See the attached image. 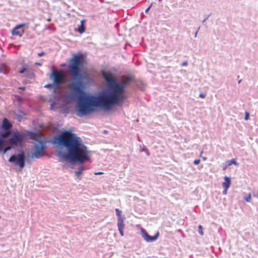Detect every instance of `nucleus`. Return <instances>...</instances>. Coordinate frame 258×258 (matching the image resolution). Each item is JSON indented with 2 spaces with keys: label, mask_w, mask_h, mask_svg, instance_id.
<instances>
[{
  "label": "nucleus",
  "mask_w": 258,
  "mask_h": 258,
  "mask_svg": "<svg viewBox=\"0 0 258 258\" xmlns=\"http://www.w3.org/2000/svg\"><path fill=\"white\" fill-rule=\"evenodd\" d=\"M103 174V172H96L94 173L95 175H102Z\"/></svg>",
  "instance_id": "obj_28"
},
{
  "label": "nucleus",
  "mask_w": 258,
  "mask_h": 258,
  "mask_svg": "<svg viewBox=\"0 0 258 258\" xmlns=\"http://www.w3.org/2000/svg\"><path fill=\"white\" fill-rule=\"evenodd\" d=\"M25 87H21V88H20V89H22V90H24L25 89Z\"/></svg>",
  "instance_id": "obj_33"
},
{
  "label": "nucleus",
  "mask_w": 258,
  "mask_h": 258,
  "mask_svg": "<svg viewBox=\"0 0 258 258\" xmlns=\"http://www.w3.org/2000/svg\"><path fill=\"white\" fill-rule=\"evenodd\" d=\"M245 115L244 119H245V120H247L249 119V114L248 112H245Z\"/></svg>",
  "instance_id": "obj_22"
},
{
  "label": "nucleus",
  "mask_w": 258,
  "mask_h": 258,
  "mask_svg": "<svg viewBox=\"0 0 258 258\" xmlns=\"http://www.w3.org/2000/svg\"><path fill=\"white\" fill-rule=\"evenodd\" d=\"M37 54H38V56H42L45 54V52L43 51H41V52H39Z\"/></svg>",
  "instance_id": "obj_26"
},
{
  "label": "nucleus",
  "mask_w": 258,
  "mask_h": 258,
  "mask_svg": "<svg viewBox=\"0 0 258 258\" xmlns=\"http://www.w3.org/2000/svg\"><path fill=\"white\" fill-rule=\"evenodd\" d=\"M116 214L117 216V227L119 233L123 236V230L124 229V218L121 216V211L118 209H115Z\"/></svg>",
  "instance_id": "obj_7"
},
{
  "label": "nucleus",
  "mask_w": 258,
  "mask_h": 258,
  "mask_svg": "<svg viewBox=\"0 0 258 258\" xmlns=\"http://www.w3.org/2000/svg\"><path fill=\"white\" fill-rule=\"evenodd\" d=\"M45 146L43 144L40 145H36L34 148L33 153L31 155L32 158H40L44 155Z\"/></svg>",
  "instance_id": "obj_9"
},
{
  "label": "nucleus",
  "mask_w": 258,
  "mask_h": 258,
  "mask_svg": "<svg viewBox=\"0 0 258 258\" xmlns=\"http://www.w3.org/2000/svg\"><path fill=\"white\" fill-rule=\"evenodd\" d=\"M84 170V168L83 166L81 167L78 171L75 172L76 175L79 177L82 173V171Z\"/></svg>",
  "instance_id": "obj_16"
},
{
  "label": "nucleus",
  "mask_w": 258,
  "mask_h": 258,
  "mask_svg": "<svg viewBox=\"0 0 258 258\" xmlns=\"http://www.w3.org/2000/svg\"><path fill=\"white\" fill-rule=\"evenodd\" d=\"M4 145V141L3 140H0V151H1L3 149Z\"/></svg>",
  "instance_id": "obj_21"
},
{
  "label": "nucleus",
  "mask_w": 258,
  "mask_h": 258,
  "mask_svg": "<svg viewBox=\"0 0 258 258\" xmlns=\"http://www.w3.org/2000/svg\"><path fill=\"white\" fill-rule=\"evenodd\" d=\"M142 236L143 238L147 242H152L156 240L159 235L158 232L155 235L152 236L148 234L147 232L143 228H141Z\"/></svg>",
  "instance_id": "obj_10"
},
{
  "label": "nucleus",
  "mask_w": 258,
  "mask_h": 258,
  "mask_svg": "<svg viewBox=\"0 0 258 258\" xmlns=\"http://www.w3.org/2000/svg\"><path fill=\"white\" fill-rule=\"evenodd\" d=\"M198 232L201 235H203L204 233L203 231V227L202 225H199L198 227Z\"/></svg>",
  "instance_id": "obj_20"
},
{
  "label": "nucleus",
  "mask_w": 258,
  "mask_h": 258,
  "mask_svg": "<svg viewBox=\"0 0 258 258\" xmlns=\"http://www.w3.org/2000/svg\"><path fill=\"white\" fill-rule=\"evenodd\" d=\"M151 7V6H150L148 8H147L146 9V10H145L146 13H148V11L150 10Z\"/></svg>",
  "instance_id": "obj_31"
},
{
  "label": "nucleus",
  "mask_w": 258,
  "mask_h": 258,
  "mask_svg": "<svg viewBox=\"0 0 258 258\" xmlns=\"http://www.w3.org/2000/svg\"><path fill=\"white\" fill-rule=\"evenodd\" d=\"M69 87L73 93L76 95L79 100V112L81 115H87L94 110V107H101L102 105H96V99L99 96H87L83 90L81 81L73 82L70 84Z\"/></svg>",
  "instance_id": "obj_3"
},
{
  "label": "nucleus",
  "mask_w": 258,
  "mask_h": 258,
  "mask_svg": "<svg viewBox=\"0 0 258 258\" xmlns=\"http://www.w3.org/2000/svg\"><path fill=\"white\" fill-rule=\"evenodd\" d=\"M206 95L204 93H200L199 96L202 98H204L206 97Z\"/></svg>",
  "instance_id": "obj_25"
},
{
  "label": "nucleus",
  "mask_w": 258,
  "mask_h": 258,
  "mask_svg": "<svg viewBox=\"0 0 258 258\" xmlns=\"http://www.w3.org/2000/svg\"><path fill=\"white\" fill-rule=\"evenodd\" d=\"M85 20L83 19L81 21L80 25L78 26V31L80 34H82L85 31Z\"/></svg>",
  "instance_id": "obj_14"
},
{
  "label": "nucleus",
  "mask_w": 258,
  "mask_h": 258,
  "mask_svg": "<svg viewBox=\"0 0 258 258\" xmlns=\"http://www.w3.org/2000/svg\"><path fill=\"white\" fill-rule=\"evenodd\" d=\"M231 184V180L229 177H224V181L222 182V185L224 188H229Z\"/></svg>",
  "instance_id": "obj_13"
},
{
  "label": "nucleus",
  "mask_w": 258,
  "mask_h": 258,
  "mask_svg": "<svg viewBox=\"0 0 258 258\" xmlns=\"http://www.w3.org/2000/svg\"><path fill=\"white\" fill-rule=\"evenodd\" d=\"M83 63V59L81 55L76 54L70 60L68 68L72 76L76 79L81 78V68Z\"/></svg>",
  "instance_id": "obj_4"
},
{
  "label": "nucleus",
  "mask_w": 258,
  "mask_h": 258,
  "mask_svg": "<svg viewBox=\"0 0 258 258\" xmlns=\"http://www.w3.org/2000/svg\"><path fill=\"white\" fill-rule=\"evenodd\" d=\"M53 85H54L53 84H48L46 85L44 87L46 88H51L53 86Z\"/></svg>",
  "instance_id": "obj_27"
},
{
  "label": "nucleus",
  "mask_w": 258,
  "mask_h": 258,
  "mask_svg": "<svg viewBox=\"0 0 258 258\" xmlns=\"http://www.w3.org/2000/svg\"><path fill=\"white\" fill-rule=\"evenodd\" d=\"M200 159H197V160H195L194 161V163L195 164V165H198L200 163Z\"/></svg>",
  "instance_id": "obj_24"
},
{
  "label": "nucleus",
  "mask_w": 258,
  "mask_h": 258,
  "mask_svg": "<svg viewBox=\"0 0 258 258\" xmlns=\"http://www.w3.org/2000/svg\"><path fill=\"white\" fill-rule=\"evenodd\" d=\"M24 139V136L19 133H15L11 138H10L8 142L12 145H20Z\"/></svg>",
  "instance_id": "obj_8"
},
{
  "label": "nucleus",
  "mask_w": 258,
  "mask_h": 258,
  "mask_svg": "<svg viewBox=\"0 0 258 258\" xmlns=\"http://www.w3.org/2000/svg\"><path fill=\"white\" fill-rule=\"evenodd\" d=\"M241 80H239V81H238V83L239 84V83L241 82Z\"/></svg>",
  "instance_id": "obj_34"
},
{
  "label": "nucleus",
  "mask_w": 258,
  "mask_h": 258,
  "mask_svg": "<svg viewBox=\"0 0 258 258\" xmlns=\"http://www.w3.org/2000/svg\"><path fill=\"white\" fill-rule=\"evenodd\" d=\"M53 142L65 147L67 153H60L58 156L66 161L83 163L89 160V151L82 140L70 132H62L53 138Z\"/></svg>",
  "instance_id": "obj_1"
},
{
  "label": "nucleus",
  "mask_w": 258,
  "mask_h": 258,
  "mask_svg": "<svg viewBox=\"0 0 258 258\" xmlns=\"http://www.w3.org/2000/svg\"><path fill=\"white\" fill-rule=\"evenodd\" d=\"M102 75L107 83L108 90L106 93L96 98L95 103L96 105L101 104L102 107L109 110L112 106L119 104L125 98V88L132 81L133 78L127 77L124 80L118 83L115 82V79L110 72L103 71Z\"/></svg>",
  "instance_id": "obj_2"
},
{
  "label": "nucleus",
  "mask_w": 258,
  "mask_h": 258,
  "mask_svg": "<svg viewBox=\"0 0 258 258\" xmlns=\"http://www.w3.org/2000/svg\"><path fill=\"white\" fill-rule=\"evenodd\" d=\"M36 65H37V66H41V63H40V62H35V63Z\"/></svg>",
  "instance_id": "obj_32"
},
{
  "label": "nucleus",
  "mask_w": 258,
  "mask_h": 258,
  "mask_svg": "<svg viewBox=\"0 0 258 258\" xmlns=\"http://www.w3.org/2000/svg\"><path fill=\"white\" fill-rule=\"evenodd\" d=\"M10 162L15 163L16 165L22 168L25 165V156L23 153L19 154L18 155H12L9 159Z\"/></svg>",
  "instance_id": "obj_6"
},
{
  "label": "nucleus",
  "mask_w": 258,
  "mask_h": 258,
  "mask_svg": "<svg viewBox=\"0 0 258 258\" xmlns=\"http://www.w3.org/2000/svg\"><path fill=\"white\" fill-rule=\"evenodd\" d=\"M11 149V147L10 146L6 147L4 150L3 152L4 153H6L8 151L10 150Z\"/></svg>",
  "instance_id": "obj_23"
},
{
  "label": "nucleus",
  "mask_w": 258,
  "mask_h": 258,
  "mask_svg": "<svg viewBox=\"0 0 258 258\" xmlns=\"http://www.w3.org/2000/svg\"><path fill=\"white\" fill-rule=\"evenodd\" d=\"M187 65V61H184L182 63V66H186Z\"/></svg>",
  "instance_id": "obj_30"
},
{
  "label": "nucleus",
  "mask_w": 258,
  "mask_h": 258,
  "mask_svg": "<svg viewBox=\"0 0 258 258\" xmlns=\"http://www.w3.org/2000/svg\"><path fill=\"white\" fill-rule=\"evenodd\" d=\"M49 78L52 81L54 85L58 86L64 82L65 75L63 71L54 70L50 74Z\"/></svg>",
  "instance_id": "obj_5"
},
{
  "label": "nucleus",
  "mask_w": 258,
  "mask_h": 258,
  "mask_svg": "<svg viewBox=\"0 0 258 258\" xmlns=\"http://www.w3.org/2000/svg\"><path fill=\"white\" fill-rule=\"evenodd\" d=\"M244 199L247 202H251V196L250 194H249L244 197Z\"/></svg>",
  "instance_id": "obj_17"
},
{
  "label": "nucleus",
  "mask_w": 258,
  "mask_h": 258,
  "mask_svg": "<svg viewBox=\"0 0 258 258\" xmlns=\"http://www.w3.org/2000/svg\"><path fill=\"white\" fill-rule=\"evenodd\" d=\"M12 126V124L9 120L5 118L3 121L2 127L5 130H10Z\"/></svg>",
  "instance_id": "obj_12"
},
{
  "label": "nucleus",
  "mask_w": 258,
  "mask_h": 258,
  "mask_svg": "<svg viewBox=\"0 0 258 258\" xmlns=\"http://www.w3.org/2000/svg\"><path fill=\"white\" fill-rule=\"evenodd\" d=\"M26 26V24L23 23L17 25L12 30V34L14 36H18L21 37L23 34L24 31L23 29L24 27Z\"/></svg>",
  "instance_id": "obj_11"
},
{
  "label": "nucleus",
  "mask_w": 258,
  "mask_h": 258,
  "mask_svg": "<svg viewBox=\"0 0 258 258\" xmlns=\"http://www.w3.org/2000/svg\"><path fill=\"white\" fill-rule=\"evenodd\" d=\"M27 70H28V66L27 64H25V65H24L23 66L22 69H21V70H20L19 71V73L20 74H23L24 72H25L26 71H27Z\"/></svg>",
  "instance_id": "obj_19"
},
{
  "label": "nucleus",
  "mask_w": 258,
  "mask_h": 258,
  "mask_svg": "<svg viewBox=\"0 0 258 258\" xmlns=\"http://www.w3.org/2000/svg\"><path fill=\"white\" fill-rule=\"evenodd\" d=\"M227 164L228 166H231L232 164H234L235 165H238L235 159L227 161Z\"/></svg>",
  "instance_id": "obj_18"
},
{
  "label": "nucleus",
  "mask_w": 258,
  "mask_h": 258,
  "mask_svg": "<svg viewBox=\"0 0 258 258\" xmlns=\"http://www.w3.org/2000/svg\"><path fill=\"white\" fill-rule=\"evenodd\" d=\"M228 189V188H224V190L223 191V195H226L227 194V192Z\"/></svg>",
  "instance_id": "obj_29"
},
{
  "label": "nucleus",
  "mask_w": 258,
  "mask_h": 258,
  "mask_svg": "<svg viewBox=\"0 0 258 258\" xmlns=\"http://www.w3.org/2000/svg\"><path fill=\"white\" fill-rule=\"evenodd\" d=\"M6 132L3 134H2L1 136L4 138H7L11 134V131L10 130H5Z\"/></svg>",
  "instance_id": "obj_15"
}]
</instances>
